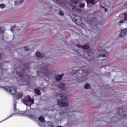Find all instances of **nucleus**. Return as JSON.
Wrapping results in <instances>:
<instances>
[{
	"label": "nucleus",
	"instance_id": "f257e3e1",
	"mask_svg": "<svg viewBox=\"0 0 127 127\" xmlns=\"http://www.w3.org/2000/svg\"><path fill=\"white\" fill-rule=\"evenodd\" d=\"M30 64L28 63L23 64L22 67L20 65L19 67L16 68V74L18 75L19 77H22V79H24L23 83L24 85H28L30 84V81H29V75H26L25 73H28L29 70H30V67H29Z\"/></svg>",
	"mask_w": 127,
	"mask_h": 127
},
{
	"label": "nucleus",
	"instance_id": "f03ea898",
	"mask_svg": "<svg viewBox=\"0 0 127 127\" xmlns=\"http://www.w3.org/2000/svg\"><path fill=\"white\" fill-rule=\"evenodd\" d=\"M64 5L66 8H68V9L74 11V12H78V11L81 10L78 7H81V8L84 7L85 3H80V1L78 0H70L69 3L65 2Z\"/></svg>",
	"mask_w": 127,
	"mask_h": 127
},
{
	"label": "nucleus",
	"instance_id": "7ed1b4c3",
	"mask_svg": "<svg viewBox=\"0 0 127 127\" xmlns=\"http://www.w3.org/2000/svg\"><path fill=\"white\" fill-rule=\"evenodd\" d=\"M76 71V80H79V82L82 83L86 80L85 77L89 75V71L87 70L77 69Z\"/></svg>",
	"mask_w": 127,
	"mask_h": 127
},
{
	"label": "nucleus",
	"instance_id": "20e7f679",
	"mask_svg": "<svg viewBox=\"0 0 127 127\" xmlns=\"http://www.w3.org/2000/svg\"><path fill=\"white\" fill-rule=\"evenodd\" d=\"M97 22H98V20L95 18H91V19L89 21V24H91L93 26V27L91 28L90 29V31L91 32H95V31H97L98 29H99Z\"/></svg>",
	"mask_w": 127,
	"mask_h": 127
},
{
	"label": "nucleus",
	"instance_id": "39448f33",
	"mask_svg": "<svg viewBox=\"0 0 127 127\" xmlns=\"http://www.w3.org/2000/svg\"><path fill=\"white\" fill-rule=\"evenodd\" d=\"M76 46H77L79 48H81V49H85L87 52H84L83 53V57L84 58H89L91 56V54L88 52V49H89V45L86 44L84 46L80 45V44H77Z\"/></svg>",
	"mask_w": 127,
	"mask_h": 127
},
{
	"label": "nucleus",
	"instance_id": "423d86ee",
	"mask_svg": "<svg viewBox=\"0 0 127 127\" xmlns=\"http://www.w3.org/2000/svg\"><path fill=\"white\" fill-rule=\"evenodd\" d=\"M23 115L26 116L29 119H32V108H31V106H27L26 110L23 112Z\"/></svg>",
	"mask_w": 127,
	"mask_h": 127
},
{
	"label": "nucleus",
	"instance_id": "0eeeda50",
	"mask_svg": "<svg viewBox=\"0 0 127 127\" xmlns=\"http://www.w3.org/2000/svg\"><path fill=\"white\" fill-rule=\"evenodd\" d=\"M22 101L27 107H28V106L31 107V105H32V99L29 96H25Z\"/></svg>",
	"mask_w": 127,
	"mask_h": 127
},
{
	"label": "nucleus",
	"instance_id": "6e6552de",
	"mask_svg": "<svg viewBox=\"0 0 127 127\" xmlns=\"http://www.w3.org/2000/svg\"><path fill=\"white\" fill-rule=\"evenodd\" d=\"M127 110L125 108L120 109L117 112V114L119 115L120 117H122V118H126V117H127Z\"/></svg>",
	"mask_w": 127,
	"mask_h": 127
},
{
	"label": "nucleus",
	"instance_id": "1a4fd4ad",
	"mask_svg": "<svg viewBox=\"0 0 127 127\" xmlns=\"http://www.w3.org/2000/svg\"><path fill=\"white\" fill-rule=\"evenodd\" d=\"M5 90L7 92H9L12 96H14L16 94V89L13 87L6 86L5 88Z\"/></svg>",
	"mask_w": 127,
	"mask_h": 127
},
{
	"label": "nucleus",
	"instance_id": "9d476101",
	"mask_svg": "<svg viewBox=\"0 0 127 127\" xmlns=\"http://www.w3.org/2000/svg\"><path fill=\"white\" fill-rule=\"evenodd\" d=\"M108 53L106 50H99L97 52V55L98 57H106L108 55Z\"/></svg>",
	"mask_w": 127,
	"mask_h": 127
},
{
	"label": "nucleus",
	"instance_id": "9b49d317",
	"mask_svg": "<svg viewBox=\"0 0 127 127\" xmlns=\"http://www.w3.org/2000/svg\"><path fill=\"white\" fill-rule=\"evenodd\" d=\"M127 35V28L123 29L121 30V32L119 35V37L123 38Z\"/></svg>",
	"mask_w": 127,
	"mask_h": 127
},
{
	"label": "nucleus",
	"instance_id": "f8f14e48",
	"mask_svg": "<svg viewBox=\"0 0 127 127\" xmlns=\"http://www.w3.org/2000/svg\"><path fill=\"white\" fill-rule=\"evenodd\" d=\"M57 103L60 107H68V104L66 102H63L60 99H58Z\"/></svg>",
	"mask_w": 127,
	"mask_h": 127
},
{
	"label": "nucleus",
	"instance_id": "ddd939ff",
	"mask_svg": "<svg viewBox=\"0 0 127 127\" xmlns=\"http://www.w3.org/2000/svg\"><path fill=\"white\" fill-rule=\"evenodd\" d=\"M74 22L76 24L79 25L82 23V18L80 16H76L74 19Z\"/></svg>",
	"mask_w": 127,
	"mask_h": 127
},
{
	"label": "nucleus",
	"instance_id": "4468645a",
	"mask_svg": "<svg viewBox=\"0 0 127 127\" xmlns=\"http://www.w3.org/2000/svg\"><path fill=\"white\" fill-rule=\"evenodd\" d=\"M15 98L16 100H19L20 99H22L23 97V93L22 92H18L16 95Z\"/></svg>",
	"mask_w": 127,
	"mask_h": 127
},
{
	"label": "nucleus",
	"instance_id": "2eb2a0df",
	"mask_svg": "<svg viewBox=\"0 0 127 127\" xmlns=\"http://www.w3.org/2000/svg\"><path fill=\"white\" fill-rule=\"evenodd\" d=\"M41 67H42L41 69L42 70H47L48 68L49 67V64H43L40 65Z\"/></svg>",
	"mask_w": 127,
	"mask_h": 127
},
{
	"label": "nucleus",
	"instance_id": "dca6fc26",
	"mask_svg": "<svg viewBox=\"0 0 127 127\" xmlns=\"http://www.w3.org/2000/svg\"><path fill=\"white\" fill-rule=\"evenodd\" d=\"M36 56H37L38 58H44V57H45V54H41L40 52H38L36 53Z\"/></svg>",
	"mask_w": 127,
	"mask_h": 127
},
{
	"label": "nucleus",
	"instance_id": "f3484780",
	"mask_svg": "<svg viewBox=\"0 0 127 127\" xmlns=\"http://www.w3.org/2000/svg\"><path fill=\"white\" fill-rule=\"evenodd\" d=\"M64 76V74H61V75H57L56 76V79L57 81H60L62 80L63 77Z\"/></svg>",
	"mask_w": 127,
	"mask_h": 127
},
{
	"label": "nucleus",
	"instance_id": "a211bd4d",
	"mask_svg": "<svg viewBox=\"0 0 127 127\" xmlns=\"http://www.w3.org/2000/svg\"><path fill=\"white\" fill-rule=\"evenodd\" d=\"M86 1L88 4L90 3H92V5H94V4H96V2L95 1V0H87Z\"/></svg>",
	"mask_w": 127,
	"mask_h": 127
},
{
	"label": "nucleus",
	"instance_id": "6ab92c4d",
	"mask_svg": "<svg viewBox=\"0 0 127 127\" xmlns=\"http://www.w3.org/2000/svg\"><path fill=\"white\" fill-rule=\"evenodd\" d=\"M54 2L57 3V4H59L60 5L62 4V2L61 0H52Z\"/></svg>",
	"mask_w": 127,
	"mask_h": 127
},
{
	"label": "nucleus",
	"instance_id": "aec40b11",
	"mask_svg": "<svg viewBox=\"0 0 127 127\" xmlns=\"http://www.w3.org/2000/svg\"><path fill=\"white\" fill-rule=\"evenodd\" d=\"M48 8L49 9L50 11H56L57 9H54L53 7L51 5L48 6Z\"/></svg>",
	"mask_w": 127,
	"mask_h": 127
},
{
	"label": "nucleus",
	"instance_id": "412c9836",
	"mask_svg": "<svg viewBox=\"0 0 127 127\" xmlns=\"http://www.w3.org/2000/svg\"><path fill=\"white\" fill-rule=\"evenodd\" d=\"M91 88V85L89 83H86L84 85V88L86 89V90H88Z\"/></svg>",
	"mask_w": 127,
	"mask_h": 127
},
{
	"label": "nucleus",
	"instance_id": "4be33fe9",
	"mask_svg": "<svg viewBox=\"0 0 127 127\" xmlns=\"http://www.w3.org/2000/svg\"><path fill=\"white\" fill-rule=\"evenodd\" d=\"M39 121L41 123H44V122H45V119H44V117L41 116L39 118Z\"/></svg>",
	"mask_w": 127,
	"mask_h": 127
},
{
	"label": "nucleus",
	"instance_id": "5701e85b",
	"mask_svg": "<svg viewBox=\"0 0 127 127\" xmlns=\"http://www.w3.org/2000/svg\"><path fill=\"white\" fill-rule=\"evenodd\" d=\"M35 93L38 96L41 95V92H40V90H39L38 89H35Z\"/></svg>",
	"mask_w": 127,
	"mask_h": 127
},
{
	"label": "nucleus",
	"instance_id": "b1692460",
	"mask_svg": "<svg viewBox=\"0 0 127 127\" xmlns=\"http://www.w3.org/2000/svg\"><path fill=\"white\" fill-rule=\"evenodd\" d=\"M59 88H61V89H62V88H64V87H65V84L60 83V84H59Z\"/></svg>",
	"mask_w": 127,
	"mask_h": 127
},
{
	"label": "nucleus",
	"instance_id": "393cba45",
	"mask_svg": "<svg viewBox=\"0 0 127 127\" xmlns=\"http://www.w3.org/2000/svg\"><path fill=\"white\" fill-rule=\"evenodd\" d=\"M15 28H16V26L15 25L12 26L10 29L11 31H12V32H13V31L15 30Z\"/></svg>",
	"mask_w": 127,
	"mask_h": 127
},
{
	"label": "nucleus",
	"instance_id": "a878e982",
	"mask_svg": "<svg viewBox=\"0 0 127 127\" xmlns=\"http://www.w3.org/2000/svg\"><path fill=\"white\" fill-rule=\"evenodd\" d=\"M23 2V0H20L19 1H16L15 2V4H17V3H18V4H20V3H22Z\"/></svg>",
	"mask_w": 127,
	"mask_h": 127
},
{
	"label": "nucleus",
	"instance_id": "bb28decb",
	"mask_svg": "<svg viewBox=\"0 0 127 127\" xmlns=\"http://www.w3.org/2000/svg\"><path fill=\"white\" fill-rule=\"evenodd\" d=\"M61 98L63 100V101H64V100H67V96L65 95L62 96Z\"/></svg>",
	"mask_w": 127,
	"mask_h": 127
},
{
	"label": "nucleus",
	"instance_id": "cd10ccee",
	"mask_svg": "<svg viewBox=\"0 0 127 127\" xmlns=\"http://www.w3.org/2000/svg\"><path fill=\"white\" fill-rule=\"evenodd\" d=\"M122 23H124V20H121L119 21V22L117 23L118 25H121Z\"/></svg>",
	"mask_w": 127,
	"mask_h": 127
},
{
	"label": "nucleus",
	"instance_id": "c85d7f7f",
	"mask_svg": "<svg viewBox=\"0 0 127 127\" xmlns=\"http://www.w3.org/2000/svg\"><path fill=\"white\" fill-rule=\"evenodd\" d=\"M124 16H125L124 21H127V14L125 13L124 14Z\"/></svg>",
	"mask_w": 127,
	"mask_h": 127
},
{
	"label": "nucleus",
	"instance_id": "c756f323",
	"mask_svg": "<svg viewBox=\"0 0 127 127\" xmlns=\"http://www.w3.org/2000/svg\"><path fill=\"white\" fill-rule=\"evenodd\" d=\"M4 7H5V5L4 4H0V8H4Z\"/></svg>",
	"mask_w": 127,
	"mask_h": 127
},
{
	"label": "nucleus",
	"instance_id": "7c9ffc66",
	"mask_svg": "<svg viewBox=\"0 0 127 127\" xmlns=\"http://www.w3.org/2000/svg\"><path fill=\"white\" fill-rule=\"evenodd\" d=\"M0 33H2V34H3L4 33V31L2 30V28L0 27Z\"/></svg>",
	"mask_w": 127,
	"mask_h": 127
},
{
	"label": "nucleus",
	"instance_id": "2f4dec72",
	"mask_svg": "<svg viewBox=\"0 0 127 127\" xmlns=\"http://www.w3.org/2000/svg\"><path fill=\"white\" fill-rule=\"evenodd\" d=\"M24 49L25 51H29V50H30V49L27 47H25Z\"/></svg>",
	"mask_w": 127,
	"mask_h": 127
},
{
	"label": "nucleus",
	"instance_id": "473e14b6",
	"mask_svg": "<svg viewBox=\"0 0 127 127\" xmlns=\"http://www.w3.org/2000/svg\"><path fill=\"white\" fill-rule=\"evenodd\" d=\"M59 13L60 15H61L62 16H63V15H64V13L62 11H60L59 12Z\"/></svg>",
	"mask_w": 127,
	"mask_h": 127
},
{
	"label": "nucleus",
	"instance_id": "72a5a7b5",
	"mask_svg": "<svg viewBox=\"0 0 127 127\" xmlns=\"http://www.w3.org/2000/svg\"><path fill=\"white\" fill-rule=\"evenodd\" d=\"M14 112H16V111H17V108H16V104L14 105Z\"/></svg>",
	"mask_w": 127,
	"mask_h": 127
},
{
	"label": "nucleus",
	"instance_id": "f704fd0d",
	"mask_svg": "<svg viewBox=\"0 0 127 127\" xmlns=\"http://www.w3.org/2000/svg\"><path fill=\"white\" fill-rule=\"evenodd\" d=\"M122 52H126V49L122 48Z\"/></svg>",
	"mask_w": 127,
	"mask_h": 127
},
{
	"label": "nucleus",
	"instance_id": "c9c22d12",
	"mask_svg": "<svg viewBox=\"0 0 127 127\" xmlns=\"http://www.w3.org/2000/svg\"><path fill=\"white\" fill-rule=\"evenodd\" d=\"M48 127H54V126L52 125H49Z\"/></svg>",
	"mask_w": 127,
	"mask_h": 127
},
{
	"label": "nucleus",
	"instance_id": "e433bc0d",
	"mask_svg": "<svg viewBox=\"0 0 127 127\" xmlns=\"http://www.w3.org/2000/svg\"><path fill=\"white\" fill-rule=\"evenodd\" d=\"M34 99L33 98V99H32V104H34Z\"/></svg>",
	"mask_w": 127,
	"mask_h": 127
},
{
	"label": "nucleus",
	"instance_id": "4c0bfd02",
	"mask_svg": "<svg viewBox=\"0 0 127 127\" xmlns=\"http://www.w3.org/2000/svg\"><path fill=\"white\" fill-rule=\"evenodd\" d=\"M96 38H99V35H97Z\"/></svg>",
	"mask_w": 127,
	"mask_h": 127
},
{
	"label": "nucleus",
	"instance_id": "58836bf2",
	"mask_svg": "<svg viewBox=\"0 0 127 127\" xmlns=\"http://www.w3.org/2000/svg\"><path fill=\"white\" fill-rule=\"evenodd\" d=\"M77 54H78V55H79V56H82V55H81V54H80L79 53V52H77Z\"/></svg>",
	"mask_w": 127,
	"mask_h": 127
},
{
	"label": "nucleus",
	"instance_id": "ea45409f",
	"mask_svg": "<svg viewBox=\"0 0 127 127\" xmlns=\"http://www.w3.org/2000/svg\"><path fill=\"white\" fill-rule=\"evenodd\" d=\"M107 11H108V10L105 8V12H107Z\"/></svg>",
	"mask_w": 127,
	"mask_h": 127
},
{
	"label": "nucleus",
	"instance_id": "a19ab883",
	"mask_svg": "<svg viewBox=\"0 0 127 127\" xmlns=\"http://www.w3.org/2000/svg\"><path fill=\"white\" fill-rule=\"evenodd\" d=\"M0 56H1V55H0Z\"/></svg>",
	"mask_w": 127,
	"mask_h": 127
}]
</instances>
